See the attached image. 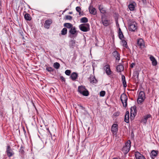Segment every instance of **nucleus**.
<instances>
[{
  "label": "nucleus",
  "instance_id": "nucleus-50",
  "mask_svg": "<svg viewBox=\"0 0 159 159\" xmlns=\"http://www.w3.org/2000/svg\"><path fill=\"white\" fill-rule=\"evenodd\" d=\"M69 13L70 14H71L73 13V12H72L71 11V12H69Z\"/></svg>",
  "mask_w": 159,
  "mask_h": 159
},
{
  "label": "nucleus",
  "instance_id": "nucleus-3",
  "mask_svg": "<svg viewBox=\"0 0 159 159\" xmlns=\"http://www.w3.org/2000/svg\"><path fill=\"white\" fill-rule=\"evenodd\" d=\"M145 95L144 92L143 91H141L139 94L137 99V103L140 104L144 101L145 99Z\"/></svg>",
  "mask_w": 159,
  "mask_h": 159
},
{
  "label": "nucleus",
  "instance_id": "nucleus-9",
  "mask_svg": "<svg viewBox=\"0 0 159 159\" xmlns=\"http://www.w3.org/2000/svg\"><path fill=\"white\" fill-rule=\"evenodd\" d=\"M6 152L7 155L9 157L12 156L14 154V152L9 145L7 146Z\"/></svg>",
  "mask_w": 159,
  "mask_h": 159
},
{
  "label": "nucleus",
  "instance_id": "nucleus-20",
  "mask_svg": "<svg viewBox=\"0 0 159 159\" xmlns=\"http://www.w3.org/2000/svg\"><path fill=\"white\" fill-rule=\"evenodd\" d=\"M69 46L70 48H74L75 46V40H70L69 42Z\"/></svg>",
  "mask_w": 159,
  "mask_h": 159
},
{
  "label": "nucleus",
  "instance_id": "nucleus-4",
  "mask_svg": "<svg viewBox=\"0 0 159 159\" xmlns=\"http://www.w3.org/2000/svg\"><path fill=\"white\" fill-rule=\"evenodd\" d=\"M80 30L83 32H86L90 30V25L89 23L83 24L79 26Z\"/></svg>",
  "mask_w": 159,
  "mask_h": 159
},
{
  "label": "nucleus",
  "instance_id": "nucleus-13",
  "mask_svg": "<svg viewBox=\"0 0 159 159\" xmlns=\"http://www.w3.org/2000/svg\"><path fill=\"white\" fill-rule=\"evenodd\" d=\"M104 70H105L106 73L107 75H110L111 74L112 71L110 68L109 65L107 64L104 67Z\"/></svg>",
  "mask_w": 159,
  "mask_h": 159
},
{
  "label": "nucleus",
  "instance_id": "nucleus-17",
  "mask_svg": "<svg viewBox=\"0 0 159 159\" xmlns=\"http://www.w3.org/2000/svg\"><path fill=\"white\" fill-rule=\"evenodd\" d=\"M158 152V151L157 150H153L151 151L150 155L152 159H154L155 157L157 156Z\"/></svg>",
  "mask_w": 159,
  "mask_h": 159
},
{
  "label": "nucleus",
  "instance_id": "nucleus-34",
  "mask_svg": "<svg viewBox=\"0 0 159 159\" xmlns=\"http://www.w3.org/2000/svg\"><path fill=\"white\" fill-rule=\"evenodd\" d=\"M53 66L56 69H58L60 67V64L59 63L56 62L54 63Z\"/></svg>",
  "mask_w": 159,
  "mask_h": 159
},
{
  "label": "nucleus",
  "instance_id": "nucleus-24",
  "mask_svg": "<svg viewBox=\"0 0 159 159\" xmlns=\"http://www.w3.org/2000/svg\"><path fill=\"white\" fill-rule=\"evenodd\" d=\"M124 70V67L122 65H119L116 67L117 71L120 72Z\"/></svg>",
  "mask_w": 159,
  "mask_h": 159
},
{
  "label": "nucleus",
  "instance_id": "nucleus-54",
  "mask_svg": "<svg viewBox=\"0 0 159 159\" xmlns=\"http://www.w3.org/2000/svg\"><path fill=\"white\" fill-rule=\"evenodd\" d=\"M48 132H49V133L50 132L49 130H48Z\"/></svg>",
  "mask_w": 159,
  "mask_h": 159
},
{
  "label": "nucleus",
  "instance_id": "nucleus-7",
  "mask_svg": "<svg viewBox=\"0 0 159 159\" xmlns=\"http://www.w3.org/2000/svg\"><path fill=\"white\" fill-rule=\"evenodd\" d=\"M120 98L123 107H126L127 105V101L128 98L127 96L125 94L123 93L121 95Z\"/></svg>",
  "mask_w": 159,
  "mask_h": 159
},
{
  "label": "nucleus",
  "instance_id": "nucleus-15",
  "mask_svg": "<svg viewBox=\"0 0 159 159\" xmlns=\"http://www.w3.org/2000/svg\"><path fill=\"white\" fill-rule=\"evenodd\" d=\"M135 156L136 159H146L145 157L138 152H135Z\"/></svg>",
  "mask_w": 159,
  "mask_h": 159
},
{
  "label": "nucleus",
  "instance_id": "nucleus-48",
  "mask_svg": "<svg viewBox=\"0 0 159 159\" xmlns=\"http://www.w3.org/2000/svg\"><path fill=\"white\" fill-rule=\"evenodd\" d=\"M116 25L117 27L119 28V25L118 24V23L117 21H116Z\"/></svg>",
  "mask_w": 159,
  "mask_h": 159
},
{
  "label": "nucleus",
  "instance_id": "nucleus-46",
  "mask_svg": "<svg viewBox=\"0 0 159 159\" xmlns=\"http://www.w3.org/2000/svg\"><path fill=\"white\" fill-rule=\"evenodd\" d=\"M121 78H122V82L126 81L125 77L124 75H122Z\"/></svg>",
  "mask_w": 159,
  "mask_h": 159
},
{
  "label": "nucleus",
  "instance_id": "nucleus-12",
  "mask_svg": "<svg viewBox=\"0 0 159 159\" xmlns=\"http://www.w3.org/2000/svg\"><path fill=\"white\" fill-rule=\"evenodd\" d=\"M52 20L50 19L46 20L44 24V28L47 29H49L50 25L52 24Z\"/></svg>",
  "mask_w": 159,
  "mask_h": 159
},
{
  "label": "nucleus",
  "instance_id": "nucleus-6",
  "mask_svg": "<svg viewBox=\"0 0 159 159\" xmlns=\"http://www.w3.org/2000/svg\"><path fill=\"white\" fill-rule=\"evenodd\" d=\"M69 33L70 34L69 35V37L71 38H75L77 36V34L75 27L71 28L69 31Z\"/></svg>",
  "mask_w": 159,
  "mask_h": 159
},
{
  "label": "nucleus",
  "instance_id": "nucleus-43",
  "mask_svg": "<svg viewBox=\"0 0 159 159\" xmlns=\"http://www.w3.org/2000/svg\"><path fill=\"white\" fill-rule=\"evenodd\" d=\"M60 79L61 80V81L65 82L66 81V80L65 78L62 76H60Z\"/></svg>",
  "mask_w": 159,
  "mask_h": 159
},
{
  "label": "nucleus",
  "instance_id": "nucleus-49",
  "mask_svg": "<svg viewBox=\"0 0 159 159\" xmlns=\"http://www.w3.org/2000/svg\"><path fill=\"white\" fill-rule=\"evenodd\" d=\"M22 129H23V131L24 132V134H25L26 133V131L25 130V127H22Z\"/></svg>",
  "mask_w": 159,
  "mask_h": 159
},
{
  "label": "nucleus",
  "instance_id": "nucleus-42",
  "mask_svg": "<svg viewBox=\"0 0 159 159\" xmlns=\"http://www.w3.org/2000/svg\"><path fill=\"white\" fill-rule=\"evenodd\" d=\"M66 20H71L72 19V17L70 16L67 15L66 16Z\"/></svg>",
  "mask_w": 159,
  "mask_h": 159
},
{
  "label": "nucleus",
  "instance_id": "nucleus-51",
  "mask_svg": "<svg viewBox=\"0 0 159 159\" xmlns=\"http://www.w3.org/2000/svg\"><path fill=\"white\" fill-rule=\"evenodd\" d=\"M68 9L67 8H66L65 9L64 11V12H65Z\"/></svg>",
  "mask_w": 159,
  "mask_h": 159
},
{
  "label": "nucleus",
  "instance_id": "nucleus-47",
  "mask_svg": "<svg viewBox=\"0 0 159 159\" xmlns=\"http://www.w3.org/2000/svg\"><path fill=\"white\" fill-rule=\"evenodd\" d=\"M135 63H132L130 65V67L131 68H133L134 65H135Z\"/></svg>",
  "mask_w": 159,
  "mask_h": 159
},
{
  "label": "nucleus",
  "instance_id": "nucleus-29",
  "mask_svg": "<svg viewBox=\"0 0 159 159\" xmlns=\"http://www.w3.org/2000/svg\"><path fill=\"white\" fill-rule=\"evenodd\" d=\"M128 7L130 11H133L134 10L135 6L133 3H131L128 6Z\"/></svg>",
  "mask_w": 159,
  "mask_h": 159
},
{
  "label": "nucleus",
  "instance_id": "nucleus-37",
  "mask_svg": "<svg viewBox=\"0 0 159 159\" xmlns=\"http://www.w3.org/2000/svg\"><path fill=\"white\" fill-rule=\"evenodd\" d=\"M139 73L138 71H136L134 72L133 76L134 77H136V78L138 79L139 78Z\"/></svg>",
  "mask_w": 159,
  "mask_h": 159
},
{
  "label": "nucleus",
  "instance_id": "nucleus-32",
  "mask_svg": "<svg viewBox=\"0 0 159 159\" xmlns=\"http://www.w3.org/2000/svg\"><path fill=\"white\" fill-rule=\"evenodd\" d=\"M61 34L62 35H65L67 33V29L66 28H63L61 30Z\"/></svg>",
  "mask_w": 159,
  "mask_h": 159
},
{
  "label": "nucleus",
  "instance_id": "nucleus-1",
  "mask_svg": "<svg viewBox=\"0 0 159 159\" xmlns=\"http://www.w3.org/2000/svg\"><path fill=\"white\" fill-rule=\"evenodd\" d=\"M78 92L80 94L85 96H88L89 95L88 90L84 86L80 85L78 87Z\"/></svg>",
  "mask_w": 159,
  "mask_h": 159
},
{
  "label": "nucleus",
  "instance_id": "nucleus-26",
  "mask_svg": "<svg viewBox=\"0 0 159 159\" xmlns=\"http://www.w3.org/2000/svg\"><path fill=\"white\" fill-rule=\"evenodd\" d=\"M118 36L119 38L121 40H122L123 38H124V36L120 28L119 29Z\"/></svg>",
  "mask_w": 159,
  "mask_h": 159
},
{
  "label": "nucleus",
  "instance_id": "nucleus-23",
  "mask_svg": "<svg viewBox=\"0 0 159 159\" xmlns=\"http://www.w3.org/2000/svg\"><path fill=\"white\" fill-rule=\"evenodd\" d=\"M98 9L100 11V12L102 13L103 14H105L106 12V10H105V8L103 7L102 5H99Z\"/></svg>",
  "mask_w": 159,
  "mask_h": 159
},
{
  "label": "nucleus",
  "instance_id": "nucleus-39",
  "mask_svg": "<svg viewBox=\"0 0 159 159\" xmlns=\"http://www.w3.org/2000/svg\"><path fill=\"white\" fill-rule=\"evenodd\" d=\"M106 92L104 91H102L100 93V95L101 97H103L105 96Z\"/></svg>",
  "mask_w": 159,
  "mask_h": 159
},
{
  "label": "nucleus",
  "instance_id": "nucleus-41",
  "mask_svg": "<svg viewBox=\"0 0 159 159\" xmlns=\"http://www.w3.org/2000/svg\"><path fill=\"white\" fill-rule=\"evenodd\" d=\"M22 154H23L24 153V148L23 147H21L20 148L19 151Z\"/></svg>",
  "mask_w": 159,
  "mask_h": 159
},
{
  "label": "nucleus",
  "instance_id": "nucleus-31",
  "mask_svg": "<svg viewBox=\"0 0 159 159\" xmlns=\"http://www.w3.org/2000/svg\"><path fill=\"white\" fill-rule=\"evenodd\" d=\"M121 40L122 46L124 47L125 48H129L127 45V43L126 41L125 40L123 39H122V40Z\"/></svg>",
  "mask_w": 159,
  "mask_h": 159
},
{
  "label": "nucleus",
  "instance_id": "nucleus-2",
  "mask_svg": "<svg viewBox=\"0 0 159 159\" xmlns=\"http://www.w3.org/2000/svg\"><path fill=\"white\" fill-rule=\"evenodd\" d=\"M131 142L128 140L125 143V145L121 149L122 152L125 154H127L129 151L131 147Z\"/></svg>",
  "mask_w": 159,
  "mask_h": 159
},
{
  "label": "nucleus",
  "instance_id": "nucleus-22",
  "mask_svg": "<svg viewBox=\"0 0 159 159\" xmlns=\"http://www.w3.org/2000/svg\"><path fill=\"white\" fill-rule=\"evenodd\" d=\"M125 121L127 123L129 122V112L128 111H126V112L125 117Z\"/></svg>",
  "mask_w": 159,
  "mask_h": 159
},
{
  "label": "nucleus",
  "instance_id": "nucleus-5",
  "mask_svg": "<svg viewBox=\"0 0 159 159\" xmlns=\"http://www.w3.org/2000/svg\"><path fill=\"white\" fill-rule=\"evenodd\" d=\"M137 111L136 110V107L134 106L131 107L130 109V118L131 120H133L134 117L137 114Z\"/></svg>",
  "mask_w": 159,
  "mask_h": 159
},
{
  "label": "nucleus",
  "instance_id": "nucleus-45",
  "mask_svg": "<svg viewBox=\"0 0 159 159\" xmlns=\"http://www.w3.org/2000/svg\"><path fill=\"white\" fill-rule=\"evenodd\" d=\"M122 83L124 88H125L127 86L126 82V81L122 82Z\"/></svg>",
  "mask_w": 159,
  "mask_h": 159
},
{
  "label": "nucleus",
  "instance_id": "nucleus-52",
  "mask_svg": "<svg viewBox=\"0 0 159 159\" xmlns=\"http://www.w3.org/2000/svg\"><path fill=\"white\" fill-rule=\"evenodd\" d=\"M49 134H50L51 136H52V134L51 133V132L49 133Z\"/></svg>",
  "mask_w": 159,
  "mask_h": 159
},
{
  "label": "nucleus",
  "instance_id": "nucleus-16",
  "mask_svg": "<svg viewBox=\"0 0 159 159\" xmlns=\"http://www.w3.org/2000/svg\"><path fill=\"white\" fill-rule=\"evenodd\" d=\"M150 59L152 61V64L153 66H156L157 64V61L154 56L150 55Z\"/></svg>",
  "mask_w": 159,
  "mask_h": 159
},
{
  "label": "nucleus",
  "instance_id": "nucleus-36",
  "mask_svg": "<svg viewBox=\"0 0 159 159\" xmlns=\"http://www.w3.org/2000/svg\"><path fill=\"white\" fill-rule=\"evenodd\" d=\"M102 22L103 21V20H109L107 19V16L105 15H102L101 16Z\"/></svg>",
  "mask_w": 159,
  "mask_h": 159
},
{
  "label": "nucleus",
  "instance_id": "nucleus-19",
  "mask_svg": "<svg viewBox=\"0 0 159 159\" xmlns=\"http://www.w3.org/2000/svg\"><path fill=\"white\" fill-rule=\"evenodd\" d=\"M151 117V115L150 114H148L144 116V118L142 119L141 121L144 123L146 124L147 122L148 119Z\"/></svg>",
  "mask_w": 159,
  "mask_h": 159
},
{
  "label": "nucleus",
  "instance_id": "nucleus-35",
  "mask_svg": "<svg viewBox=\"0 0 159 159\" xmlns=\"http://www.w3.org/2000/svg\"><path fill=\"white\" fill-rule=\"evenodd\" d=\"M46 70L50 73L53 72L54 71V69L52 67L48 66L46 67Z\"/></svg>",
  "mask_w": 159,
  "mask_h": 159
},
{
  "label": "nucleus",
  "instance_id": "nucleus-21",
  "mask_svg": "<svg viewBox=\"0 0 159 159\" xmlns=\"http://www.w3.org/2000/svg\"><path fill=\"white\" fill-rule=\"evenodd\" d=\"M89 11L92 14L94 15L96 13V9L94 8H93L92 7L90 6L89 7Z\"/></svg>",
  "mask_w": 159,
  "mask_h": 159
},
{
  "label": "nucleus",
  "instance_id": "nucleus-40",
  "mask_svg": "<svg viewBox=\"0 0 159 159\" xmlns=\"http://www.w3.org/2000/svg\"><path fill=\"white\" fill-rule=\"evenodd\" d=\"M71 72V71L68 70H66L65 71V74L67 75H69Z\"/></svg>",
  "mask_w": 159,
  "mask_h": 159
},
{
  "label": "nucleus",
  "instance_id": "nucleus-11",
  "mask_svg": "<svg viewBox=\"0 0 159 159\" xmlns=\"http://www.w3.org/2000/svg\"><path fill=\"white\" fill-rule=\"evenodd\" d=\"M118 129V125L117 124H114L111 126V131L113 134H116Z\"/></svg>",
  "mask_w": 159,
  "mask_h": 159
},
{
  "label": "nucleus",
  "instance_id": "nucleus-30",
  "mask_svg": "<svg viewBox=\"0 0 159 159\" xmlns=\"http://www.w3.org/2000/svg\"><path fill=\"white\" fill-rule=\"evenodd\" d=\"M103 21L102 22L103 25L105 26H107L110 24V20H103Z\"/></svg>",
  "mask_w": 159,
  "mask_h": 159
},
{
  "label": "nucleus",
  "instance_id": "nucleus-44",
  "mask_svg": "<svg viewBox=\"0 0 159 159\" xmlns=\"http://www.w3.org/2000/svg\"><path fill=\"white\" fill-rule=\"evenodd\" d=\"M78 106L79 107V108L82 109V110H84L85 109V107H84L83 106L81 105V104H78Z\"/></svg>",
  "mask_w": 159,
  "mask_h": 159
},
{
  "label": "nucleus",
  "instance_id": "nucleus-18",
  "mask_svg": "<svg viewBox=\"0 0 159 159\" xmlns=\"http://www.w3.org/2000/svg\"><path fill=\"white\" fill-rule=\"evenodd\" d=\"M78 74L76 72H73L70 76V78L73 81H75L77 78Z\"/></svg>",
  "mask_w": 159,
  "mask_h": 159
},
{
  "label": "nucleus",
  "instance_id": "nucleus-55",
  "mask_svg": "<svg viewBox=\"0 0 159 159\" xmlns=\"http://www.w3.org/2000/svg\"><path fill=\"white\" fill-rule=\"evenodd\" d=\"M47 130L48 131V130H49V129L48 128V129H47Z\"/></svg>",
  "mask_w": 159,
  "mask_h": 159
},
{
  "label": "nucleus",
  "instance_id": "nucleus-10",
  "mask_svg": "<svg viewBox=\"0 0 159 159\" xmlns=\"http://www.w3.org/2000/svg\"><path fill=\"white\" fill-rule=\"evenodd\" d=\"M137 46L139 47L141 49L145 47L144 42L143 39L140 38L137 40Z\"/></svg>",
  "mask_w": 159,
  "mask_h": 159
},
{
  "label": "nucleus",
  "instance_id": "nucleus-28",
  "mask_svg": "<svg viewBox=\"0 0 159 159\" xmlns=\"http://www.w3.org/2000/svg\"><path fill=\"white\" fill-rule=\"evenodd\" d=\"M64 26L68 29H71L73 27V25L70 23H65L64 24Z\"/></svg>",
  "mask_w": 159,
  "mask_h": 159
},
{
  "label": "nucleus",
  "instance_id": "nucleus-38",
  "mask_svg": "<svg viewBox=\"0 0 159 159\" xmlns=\"http://www.w3.org/2000/svg\"><path fill=\"white\" fill-rule=\"evenodd\" d=\"M76 11L79 13L80 15L81 14V8L80 7H76Z\"/></svg>",
  "mask_w": 159,
  "mask_h": 159
},
{
  "label": "nucleus",
  "instance_id": "nucleus-53",
  "mask_svg": "<svg viewBox=\"0 0 159 159\" xmlns=\"http://www.w3.org/2000/svg\"><path fill=\"white\" fill-rule=\"evenodd\" d=\"M143 2H144V1H146L145 0H142Z\"/></svg>",
  "mask_w": 159,
  "mask_h": 159
},
{
  "label": "nucleus",
  "instance_id": "nucleus-8",
  "mask_svg": "<svg viewBox=\"0 0 159 159\" xmlns=\"http://www.w3.org/2000/svg\"><path fill=\"white\" fill-rule=\"evenodd\" d=\"M129 30L132 31H134L137 28L136 23L135 21H130L129 22Z\"/></svg>",
  "mask_w": 159,
  "mask_h": 159
},
{
  "label": "nucleus",
  "instance_id": "nucleus-33",
  "mask_svg": "<svg viewBox=\"0 0 159 159\" xmlns=\"http://www.w3.org/2000/svg\"><path fill=\"white\" fill-rule=\"evenodd\" d=\"M88 19L86 17H84L80 19V22L81 23H85L88 22Z\"/></svg>",
  "mask_w": 159,
  "mask_h": 159
},
{
  "label": "nucleus",
  "instance_id": "nucleus-25",
  "mask_svg": "<svg viewBox=\"0 0 159 159\" xmlns=\"http://www.w3.org/2000/svg\"><path fill=\"white\" fill-rule=\"evenodd\" d=\"M24 17L25 19L26 20L30 21L32 19L30 14L28 13H26L24 15Z\"/></svg>",
  "mask_w": 159,
  "mask_h": 159
},
{
  "label": "nucleus",
  "instance_id": "nucleus-27",
  "mask_svg": "<svg viewBox=\"0 0 159 159\" xmlns=\"http://www.w3.org/2000/svg\"><path fill=\"white\" fill-rule=\"evenodd\" d=\"M89 81L91 83L93 84H96V83L98 81L94 77H91L89 79Z\"/></svg>",
  "mask_w": 159,
  "mask_h": 159
},
{
  "label": "nucleus",
  "instance_id": "nucleus-14",
  "mask_svg": "<svg viewBox=\"0 0 159 159\" xmlns=\"http://www.w3.org/2000/svg\"><path fill=\"white\" fill-rule=\"evenodd\" d=\"M112 54L113 56L115 58L116 60L118 61L120 60V55L119 52L116 51H114Z\"/></svg>",
  "mask_w": 159,
  "mask_h": 159
}]
</instances>
